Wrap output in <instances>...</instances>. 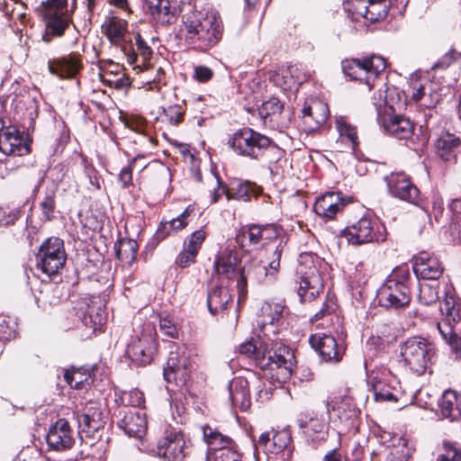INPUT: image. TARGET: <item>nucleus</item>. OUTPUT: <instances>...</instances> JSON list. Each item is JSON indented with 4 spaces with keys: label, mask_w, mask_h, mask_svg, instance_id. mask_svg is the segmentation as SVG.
<instances>
[{
    "label": "nucleus",
    "mask_w": 461,
    "mask_h": 461,
    "mask_svg": "<svg viewBox=\"0 0 461 461\" xmlns=\"http://www.w3.org/2000/svg\"><path fill=\"white\" fill-rule=\"evenodd\" d=\"M240 355L251 358L265 370H277L278 379L288 378L294 366V355L290 348L281 342L268 343L260 339H251L239 348Z\"/></svg>",
    "instance_id": "f257e3e1"
},
{
    "label": "nucleus",
    "mask_w": 461,
    "mask_h": 461,
    "mask_svg": "<svg viewBox=\"0 0 461 461\" xmlns=\"http://www.w3.org/2000/svg\"><path fill=\"white\" fill-rule=\"evenodd\" d=\"M181 33L191 44L206 50L220 41L222 26L215 16H203L201 12L192 10L183 16Z\"/></svg>",
    "instance_id": "f03ea898"
},
{
    "label": "nucleus",
    "mask_w": 461,
    "mask_h": 461,
    "mask_svg": "<svg viewBox=\"0 0 461 461\" xmlns=\"http://www.w3.org/2000/svg\"><path fill=\"white\" fill-rule=\"evenodd\" d=\"M441 319L437 322L442 339L450 348L455 359H461V334L458 326L461 323V303L449 291L446 292L440 305Z\"/></svg>",
    "instance_id": "7ed1b4c3"
},
{
    "label": "nucleus",
    "mask_w": 461,
    "mask_h": 461,
    "mask_svg": "<svg viewBox=\"0 0 461 461\" xmlns=\"http://www.w3.org/2000/svg\"><path fill=\"white\" fill-rule=\"evenodd\" d=\"M400 363L416 375H423L436 356L435 344L428 339L412 336L399 346Z\"/></svg>",
    "instance_id": "20e7f679"
},
{
    "label": "nucleus",
    "mask_w": 461,
    "mask_h": 461,
    "mask_svg": "<svg viewBox=\"0 0 461 461\" xmlns=\"http://www.w3.org/2000/svg\"><path fill=\"white\" fill-rule=\"evenodd\" d=\"M284 245L282 241L276 246L272 257L269 258L268 266L262 265L259 261L251 259L246 262L238 273L237 289L238 303L240 304L247 295V282H262L265 279L272 280L280 268V258Z\"/></svg>",
    "instance_id": "39448f33"
},
{
    "label": "nucleus",
    "mask_w": 461,
    "mask_h": 461,
    "mask_svg": "<svg viewBox=\"0 0 461 461\" xmlns=\"http://www.w3.org/2000/svg\"><path fill=\"white\" fill-rule=\"evenodd\" d=\"M409 279L410 273L407 268L394 270L378 292L380 305L394 309L408 305L411 301V291L407 285Z\"/></svg>",
    "instance_id": "423d86ee"
},
{
    "label": "nucleus",
    "mask_w": 461,
    "mask_h": 461,
    "mask_svg": "<svg viewBox=\"0 0 461 461\" xmlns=\"http://www.w3.org/2000/svg\"><path fill=\"white\" fill-rule=\"evenodd\" d=\"M296 273L300 279L298 295L303 302H312L323 289L322 277L314 265L312 255L300 256Z\"/></svg>",
    "instance_id": "0eeeda50"
},
{
    "label": "nucleus",
    "mask_w": 461,
    "mask_h": 461,
    "mask_svg": "<svg viewBox=\"0 0 461 461\" xmlns=\"http://www.w3.org/2000/svg\"><path fill=\"white\" fill-rule=\"evenodd\" d=\"M385 59L371 55L362 59H351L342 61L344 74L354 80L364 81L371 89L374 80L385 69Z\"/></svg>",
    "instance_id": "6e6552de"
},
{
    "label": "nucleus",
    "mask_w": 461,
    "mask_h": 461,
    "mask_svg": "<svg viewBox=\"0 0 461 461\" xmlns=\"http://www.w3.org/2000/svg\"><path fill=\"white\" fill-rule=\"evenodd\" d=\"M228 143L240 155L258 158L263 150L270 146L271 140L250 128H243L237 131Z\"/></svg>",
    "instance_id": "1a4fd4ad"
},
{
    "label": "nucleus",
    "mask_w": 461,
    "mask_h": 461,
    "mask_svg": "<svg viewBox=\"0 0 461 461\" xmlns=\"http://www.w3.org/2000/svg\"><path fill=\"white\" fill-rule=\"evenodd\" d=\"M38 267L48 276L59 273L66 262L63 240L59 238H49L40 248L37 255Z\"/></svg>",
    "instance_id": "9d476101"
},
{
    "label": "nucleus",
    "mask_w": 461,
    "mask_h": 461,
    "mask_svg": "<svg viewBox=\"0 0 461 461\" xmlns=\"http://www.w3.org/2000/svg\"><path fill=\"white\" fill-rule=\"evenodd\" d=\"M31 151L28 137L17 126L0 118V152L6 156H24Z\"/></svg>",
    "instance_id": "9b49d317"
},
{
    "label": "nucleus",
    "mask_w": 461,
    "mask_h": 461,
    "mask_svg": "<svg viewBox=\"0 0 461 461\" xmlns=\"http://www.w3.org/2000/svg\"><path fill=\"white\" fill-rule=\"evenodd\" d=\"M376 110L377 122L388 134L400 140L412 136L414 127L409 118L395 114L393 106L386 104H379Z\"/></svg>",
    "instance_id": "f8f14e48"
},
{
    "label": "nucleus",
    "mask_w": 461,
    "mask_h": 461,
    "mask_svg": "<svg viewBox=\"0 0 461 461\" xmlns=\"http://www.w3.org/2000/svg\"><path fill=\"white\" fill-rule=\"evenodd\" d=\"M150 452L167 461H185L189 454V447L180 431L168 430Z\"/></svg>",
    "instance_id": "ddd939ff"
},
{
    "label": "nucleus",
    "mask_w": 461,
    "mask_h": 461,
    "mask_svg": "<svg viewBox=\"0 0 461 461\" xmlns=\"http://www.w3.org/2000/svg\"><path fill=\"white\" fill-rule=\"evenodd\" d=\"M378 221L366 215L352 222L344 230V236L353 245H360L384 240Z\"/></svg>",
    "instance_id": "4468645a"
},
{
    "label": "nucleus",
    "mask_w": 461,
    "mask_h": 461,
    "mask_svg": "<svg viewBox=\"0 0 461 461\" xmlns=\"http://www.w3.org/2000/svg\"><path fill=\"white\" fill-rule=\"evenodd\" d=\"M67 2H41V8L46 19V32L43 41L49 43L52 36H61L68 27V20L63 16Z\"/></svg>",
    "instance_id": "2eb2a0df"
},
{
    "label": "nucleus",
    "mask_w": 461,
    "mask_h": 461,
    "mask_svg": "<svg viewBox=\"0 0 461 461\" xmlns=\"http://www.w3.org/2000/svg\"><path fill=\"white\" fill-rule=\"evenodd\" d=\"M79 427V434L83 437H95L99 429L104 427V411L101 405L95 402L86 404L81 413L77 415Z\"/></svg>",
    "instance_id": "dca6fc26"
},
{
    "label": "nucleus",
    "mask_w": 461,
    "mask_h": 461,
    "mask_svg": "<svg viewBox=\"0 0 461 461\" xmlns=\"http://www.w3.org/2000/svg\"><path fill=\"white\" fill-rule=\"evenodd\" d=\"M192 365L188 356L183 352L170 351L167 366L164 368V379L167 383H175L177 385H183L189 378Z\"/></svg>",
    "instance_id": "f3484780"
},
{
    "label": "nucleus",
    "mask_w": 461,
    "mask_h": 461,
    "mask_svg": "<svg viewBox=\"0 0 461 461\" xmlns=\"http://www.w3.org/2000/svg\"><path fill=\"white\" fill-rule=\"evenodd\" d=\"M156 351V341L151 334L142 333L132 339L126 349L128 357L137 365L149 364Z\"/></svg>",
    "instance_id": "a211bd4d"
},
{
    "label": "nucleus",
    "mask_w": 461,
    "mask_h": 461,
    "mask_svg": "<svg viewBox=\"0 0 461 461\" xmlns=\"http://www.w3.org/2000/svg\"><path fill=\"white\" fill-rule=\"evenodd\" d=\"M326 408L330 420L334 423H348L358 415V410L349 396H330L326 402Z\"/></svg>",
    "instance_id": "6ab92c4d"
},
{
    "label": "nucleus",
    "mask_w": 461,
    "mask_h": 461,
    "mask_svg": "<svg viewBox=\"0 0 461 461\" xmlns=\"http://www.w3.org/2000/svg\"><path fill=\"white\" fill-rule=\"evenodd\" d=\"M384 180L393 196L412 203L418 200L419 189L404 172H393L385 176Z\"/></svg>",
    "instance_id": "aec40b11"
},
{
    "label": "nucleus",
    "mask_w": 461,
    "mask_h": 461,
    "mask_svg": "<svg viewBox=\"0 0 461 461\" xmlns=\"http://www.w3.org/2000/svg\"><path fill=\"white\" fill-rule=\"evenodd\" d=\"M309 342L325 361L339 362L342 358L344 348L331 335L316 333L310 337Z\"/></svg>",
    "instance_id": "412c9836"
},
{
    "label": "nucleus",
    "mask_w": 461,
    "mask_h": 461,
    "mask_svg": "<svg viewBox=\"0 0 461 461\" xmlns=\"http://www.w3.org/2000/svg\"><path fill=\"white\" fill-rule=\"evenodd\" d=\"M83 63L79 54L72 52L67 56L53 59L48 62L50 74L59 78H72L82 69Z\"/></svg>",
    "instance_id": "4be33fe9"
},
{
    "label": "nucleus",
    "mask_w": 461,
    "mask_h": 461,
    "mask_svg": "<svg viewBox=\"0 0 461 461\" xmlns=\"http://www.w3.org/2000/svg\"><path fill=\"white\" fill-rule=\"evenodd\" d=\"M47 443L50 447L57 451H64L72 447L74 438L67 420L59 419L50 428Z\"/></svg>",
    "instance_id": "5701e85b"
},
{
    "label": "nucleus",
    "mask_w": 461,
    "mask_h": 461,
    "mask_svg": "<svg viewBox=\"0 0 461 461\" xmlns=\"http://www.w3.org/2000/svg\"><path fill=\"white\" fill-rule=\"evenodd\" d=\"M412 268L418 277L427 280L438 279L444 271L438 258L427 252H421L414 258Z\"/></svg>",
    "instance_id": "b1692460"
},
{
    "label": "nucleus",
    "mask_w": 461,
    "mask_h": 461,
    "mask_svg": "<svg viewBox=\"0 0 461 461\" xmlns=\"http://www.w3.org/2000/svg\"><path fill=\"white\" fill-rule=\"evenodd\" d=\"M303 121L309 131H313L327 121L330 111L327 104L313 100L305 105L302 111Z\"/></svg>",
    "instance_id": "393cba45"
},
{
    "label": "nucleus",
    "mask_w": 461,
    "mask_h": 461,
    "mask_svg": "<svg viewBox=\"0 0 461 461\" xmlns=\"http://www.w3.org/2000/svg\"><path fill=\"white\" fill-rule=\"evenodd\" d=\"M118 424L125 434L136 438H142L148 428L145 414L133 410L125 411Z\"/></svg>",
    "instance_id": "a878e982"
},
{
    "label": "nucleus",
    "mask_w": 461,
    "mask_h": 461,
    "mask_svg": "<svg viewBox=\"0 0 461 461\" xmlns=\"http://www.w3.org/2000/svg\"><path fill=\"white\" fill-rule=\"evenodd\" d=\"M345 204L340 193L328 192L316 201L314 212L321 217L332 219L344 208Z\"/></svg>",
    "instance_id": "bb28decb"
},
{
    "label": "nucleus",
    "mask_w": 461,
    "mask_h": 461,
    "mask_svg": "<svg viewBox=\"0 0 461 461\" xmlns=\"http://www.w3.org/2000/svg\"><path fill=\"white\" fill-rule=\"evenodd\" d=\"M149 9L152 18L162 25L175 23L181 13L178 2H149Z\"/></svg>",
    "instance_id": "cd10ccee"
},
{
    "label": "nucleus",
    "mask_w": 461,
    "mask_h": 461,
    "mask_svg": "<svg viewBox=\"0 0 461 461\" xmlns=\"http://www.w3.org/2000/svg\"><path fill=\"white\" fill-rule=\"evenodd\" d=\"M230 397L233 405L246 411L250 406L249 381L244 377H235L229 385Z\"/></svg>",
    "instance_id": "c85d7f7f"
},
{
    "label": "nucleus",
    "mask_w": 461,
    "mask_h": 461,
    "mask_svg": "<svg viewBox=\"0 0 461 461\" xmlns=\"http://www.w3.org/2000/svg\"><path fill=\"white\" fill-rule=\"evenodd\" d=\"M231 303L232 295L223 285L216 286L208 293L207 305L212 314L225 311Z\"/></svg>",
    "instance_id": "c756f323"
},
{
    "label": "nucleus",
    "mask_w": 461,
    "mask_h": 461,
    "mask_svg": "<svg viewBox=\"0 0 461 461\" xmlns=\"http://www.w3.org/2000/svg\"><path fill=\"white\" fill-rule=\"evenodd\" d=\"M126 32V22L116 17L109 18L102 25V32L114 45H122L125 41Z\"/></svg>",
    "instance_id": "7c9ffc66"
},
{
    "label": "nucleus",
    "mask_w": 461,
    "mask_h": 461,
    "mask_svg": "<svg viewBox=\"0 0 461 461\" xmlns=\"http://www.w3.org/2000/svg\"><path fill=\"white\" fill-rule=\"evenodd\" d=\"M262 189L255 183L249 181H237L234 182L228 192V200L234 199L244 202H249L251 197L258 196Z\"/></svg>",
    "instance_id": "2f4dec72"
},
{
    "label": "nucleus",
    "mask_w": 461,
    "mask_h": 461,
    "mask_svg": "<svg viewBox=\"0 0 461 461\" xmlns=\"http://www.w3.org/2000/svg\"><path fill=\"white\" fill-rule=\"evenodd\" d=\"M460 403L461 400L455 391H445L439 400L441 414L451 420L457 419L461 414Z\"/></svg>",
    "instance_id": "473e14b6"
},
{
    "label": "nucleus",
    "mask_w": 461,
    "mask_h": 461,
    "mask_svg": "<svg viewBox=\"0 0 461 461\" xmlns=\"http://www.w3.org/2000/svg\"><path fill=\"white\" fill-rule=\"evenodd\" d=\"M461 144V140L454 134L446 132L441 134L436 143L438 156L444 160H449L451 153Z\"/></svg>",
    "instance_id": "72a5a7b5"
},
{
    "label": "nucleus",
    "mask_w": 461,
    "mask_h": 461,
    "mask_svg": "<svg viewBox=\"0 0 461 461\" xmlns=\"http://www.w3.org/2000/svg\"><path fill=\"white\" fill-rule=\"evenodd\" d=\"M237 262L238 259L236 255L229 253L228 255L219 257L215 260L214 268L219 275L228 279H231L238 276V273L236 272Z\"/></svg>",
    "instance_id": "f704fd0d"
},
{
    "label": "nucleus",
    "mask_w": 461,
    "mask_h": 461,
    "mask_svg": "<svg viewBox=\"0 0 461 461\" xmlns=\"http://www.w3.org/2000/svg\"><path fill=\"white\" fill-rule=\"evenodd\" d=\"M364 4L366 2H363ZM367 5H364L359 7V14L363 15L366 20L371 23L377 22L384 18L388 12V6L386 2H366Z\"/></svg>",
    "instance_id": "c9c22d12"
},
{
    "label": "nucleus",
    "mask_w": 461,
    "mask_h": 461,
    "mask_svg": "<svg viewBox=\"0 0 461 461\" xmlns=\"http://www.w3.org/2000/svg\"><path fill=\"white\" fill-rule=\"evenodd\" d=\"M193 209L191 206H188L178 217L168 221L161 222L160 228L158 231V235L165 238L173 231H177L185 228L187 225L185 219L190 215Z\"/></svg>",
    "instance_id": "e433bc0d"
},
{
    "label": "nucleus",
    "mask_w": 461,
    "mask_h": 461,
    "mask_svg": "<svg viewBox=\"0 0 461 461\" xmlns=\"http://www.w3.org/2000/svg\"><path fill=\"white\" fill-rule=\"evenodd\" d=\"M335 125L339 136L347 138L355 150L359 144L357 127L342 116L336 119Z\"/></svg>",
    "instance_id": "4c0bfd02"
},
{
    "label": "nucleus",
    "mask_w": 461,
    "mask_h": 461,
    "mask_svg": "<svg viewBox=\"0 0 461 461\" xmlns=\"http://www.w3.org/2000/svg\"><path fill=\"white\" fill-rule=\"evenodd\" d=\"M89 375L84 368H70L64 370L65 381L75 389H82L84 384H89Z\"/></svg>",
    "instance_id": "58836bf2"
},
{
    "label": "nucleus",
    "mask_w": 461,
    "mask_h": 461,
    "mask_svg": "<svg viewBox=\"0 0 461 461\" xmlns=\"http://www.w3.org/2000/svg\"><path fill=\"white\" fill-rule=\"evenodd\" d=\"M263 226L260 225H250L244 228L240 233L237 235L236 240L240 245L245 246V240H249V245H258L262 241V237L264 234Z\"/></svg>",
    "instance_id": "ea45409f"
},
{
    "label": "nucleus",
    "mask_w": 461,
    "mask_h": 461,
    "mask_svg": "<svg viewBox=\"0 0 461 461\" xmlns=\"http://www.w3.org/2000/svg\"><path fill=\"white\" fill-rule=\"evenodd\" d=\"M374 397L375 402H397L399 390L382 382L374 384Z\"/></svg>",
    "instance_id": "a19ab883"
},
{
    "label": "nucleus",
    "mask_w": 461,
    "mask_h": 461,
    "mask_svg": "<svg viewBox=\"0 0 461 461\" xmlns=\"http://www.w3.org/2000/svg\"><path fill=\"white\" fill-rule=\"evenodd\" d=\"M137 251L138 244L132 240H121L116 248L117 258L127 263H131L135 259Z\"/></svg>",
    "instance_id": "79ce46f5"
},
{
    "label": "nucleus",
    "mask_w": 461,
    "mask_h": 461,
    "mask_svg": "<svg viewBox=\"0 0 461 461\" xmlns=\"http://www.w3.org/2000/svg\"><path fill=\"white\" fill-rule=\"evenodd\" d=\"M411 455V448L408 446V440L401 438L398 443L391 447L387 461H408Z\"/></svg>",
    "instance_id": "37998d69"
},
{
    "label": "nucleus",
    "mask_w": 461,
    "mask_h": 461,
    "mask_svg": "<svg viewBox=\"0 0 461 461\" xmlns=\"http://www.w3.org/2000/svg\"><path fill=\"white\" fill-rule=\"evenodd\" d=\"M418 300L424 305H430L438 300V285L420 284Z\"/></svg>",
    "instance_id": "c03bdc74"
},
{
    "label": "nucleus",
    "mask_w": 461,
    "mask_h": 461,
    "mask_svg": "<svg viewBox=\"0 0 461 461\" xmlns=\"http://www.w3.org/2000/svg\"><path fill=\"white\" fill-rule=\"evenodd\" d=\"M282 110L283 104L277 98L272 97L261 104L258 113L261 118L267 119L280 114Z\"/></svg>",
    "instance_id": "a18cd8bd"
},
{
    "label": "nucleus",
    "mask_w": 461,
    "mask_h": 461,
    "mask_svg": "<svg viewBox=\"0 0 461 461\" xmlns=\"http://www.w3.org/2000/svg\"><path fill=\"white\" fill-rule=\"evenodd\" d=\"M288 441L289 438L285 432H272L270 443L267 445V453L277 454L283 451Z\"/></svg>",
    "instance_id": "49530a36"
},
{
    "label": "nucleus",
    "mask_w": 461,
    "mask_h": 461,
    "mask_svg": "<svg viewBox=\"0 0 461 461\" xmlns=\"http://www.w3.org/2000/svg\"><path fill=\"white\" fill-rule=\"evenodd\" d=\"M205 238L206 232L203 230H195L188 237L184 246L198 254Z\"/></svg>",
    "instance_id": "de8ad7c7"
},
{
    "label": "nucleus",
    "mask_w": 461,
    "mask_h": 461,
    "mask_svg": "<svg viewBox=\"0 0 461 461\" xmlns=\"http://www.w3.org/2000/svg\"><path fill=\"white\" fill-rule=\"evenodd\" d=\"M284 307L279 303H266L262 306V312L267 316V321L270 324H273L276 321H278Z\"/></svg>",
    "instance_id": "09e8293b"
},
{
    "label": "nucleus",
    "mask_w": 461,
    "mask_h": 461,
    "mask_svg": "<svg viewBox=\"0 0 461 461\" xmlns=\"http://www.w3.org/2000/svg\"><path fill=\"white\" fill-rule=\"evenodd\" d=\"M121 400L123 404L131 406H140L144 402L143 393L138 389L123 392Z\"/></svg>",
    "instance_id": "8fccbe9b"
},
{
    "label": "nucleus",
    "mask_w": 461,
    "mask_h": 461,
    "mask_svg": "<svg viewBox=\"0 0 461 461\" xmlns=\"http://www.w3.org/2000/svg\"><path fill=\"white\" fill-rule=\"evenodd\" d=\"M211 450H214L213 456L223 448L234 447L231 438L223 434L216 435L215 438L208 445Z\"/></svg>",
    "instance_id": "3c124183"
},
{
    "label": "nucleus",
    "mask_w": 461,
    "mask_h": 461,
    "mask_svg": "<svg viewBox=\"0 0 461 461\" xmlns=\"http://www.w3.org/2000/svg\"><path fill=\"white\" fill-rule=\"evenodd\" d=\"M140 157L138 156L131 159V163L123 167L119 174V181L122 183V187L126 189L132 185V167L133 165Z\"/></svg>",
    "instance_id": "603ef678"
},
{
    "label": "nucleus",
    "mask_w": 461,
    "mask_h": 461,
    "mask_svg": "<svg viewBox=\"0 0 461 461\" xmlns=\"http://www.w3.org/2000/svg\"><path fill=\"white\" fill-rule=\"evenodd\" d=\"M196 256L197 253L184 246V249L176 258V264L182 268L187 267L195 261Z\"/></svg>",
    "instance_id": "864d4df0"
},
{
    "label": "nucleus",
    "mask_w": 461,
    "mask_h": 461,
    "mask_svg": "<svg viewBox=\"0 0 461 461\" xmlns=\"http://www.w3.org/2000/svg\"><path fill=\"white\" fill-rule=\"evenodd\" d=\"M334 311H335V304L333 303L332 301L327 300L323 303L321 309L314 313L313 317L312 318V321H317L319 320H322L325 318H327L328 321H331L332 320L331 315Z\"/></svg>",
    "instance_id": "5fc2aeb1"
},
{
    "label": "nucleus",
    "mask_w": 461,
    "mask_h": 461,
    "mask_svg": "<svg viewBox=\"0 0 461 461\" xmlns=\"http://www.w3.org/2000/svg\"><path fill=\"white\" fill-rule=\"evenodd\" d=\"M164 113L167 116L168 122L173 125H177L183 121L184 111L179 105H170L167 109H164Z\"/></svg>",
    "instance_id": "6e6d98bb"
},
{
    "label": "nucleus",
    "mask_w": 461,
    "mask_h": 461,
    "mask_svg": "<svg viewBox=\"0 0 461 461\" xmlns=\"http://www.w3.org/2000/svg\"><path fill=\"white\" fill-rule=\"evenodd\" d=\"M159 327L161 331L167 336L172 339L178 337L177 327L169 317H161L159 320Z\"/></svg>",
    "instance_id": "4d7b16f0"
},
{
    "label": "nucleus",
    "mask_w": 461,
    "mask_h": 461,
    "mask_svg": "<svg viewBox=\"0 0 461 461\" xmlns=\"http://www.w3.org/2000/svg\"><path fill=\"white\" fill-rule=\"evenodd\" d=\"M135 43L139 54L143 57L144 60L149 59L152 55V50L139 33L135 36Z\"/></svg>",
    "instance_id": "13d9d810"
},
{
    "label": "nucleus",
    "mask_w": 461,
    "mask_h": 461,
    "mask_svg": "<svg viewBox=\"0 0 461 461\" xmlns=\"http://www.w3.org/2000/svg\"><path fill=\"white\" fill-rule=\"evenodd\" d=\"M212 70L206 66H197L194 68V78L199 82H207L212 77Z\"/></svg>",
    "instance_id": "bf43d9fd"
},
{
    "label": "nucleus",
    "mask_w": 461,
    "mask_h": 461,
    "mask_svg": "<svg viewBox=\"0 0 461 461\" xmlns=\"http://www.w3.org/2000/svg\"><path fill=\"white\" fill-rule=\"evenodd\" d=\"M41 208L46 219L50 220L55 209L54 196H46L44 200L41 203Z\"/></svg>",
    "instance_id": "052dcab7"
},
{
    "label": "nucleus",
    "mask_w": 461,
    "mask_h": 461,
    "mask_svg": "<svg viewBox=\"0 0 461 461\" xmlns=\"http://www.w3.org/2000/svg\"><path fill=\"white\" fill-rule=\"evenodd\" d=\"M450 206L453 211L458 212L456 222L455 223V230L457 231L458 238L461 240V198L453 200Z\"/></svg>",
    "instance_id": "680f3d73"
},
{
    "label": "nucleus",
    "mask_w": 461,
    "mask_h": 461,
    "mask_svg": "<svg viewBox=\"0 0 461 461\" xmlns=\"http://www.w3.org/2000/svg\"><path fill=\"white\" fill-rule=\"evenodd\" d=\"M217 181V188L213 191L212 194V203H217L219 199L225 194L228 197V192H230V188H228L220 180L219 177H216Z\"/></svg>",
    "instance_id": "e2e57ef3"
},
{
    "label": "nucleus",
    "mask_w": 461,
    "mask_h": 461,
    "mask_svg": "<svg viewBox=\"0 0 461 461\" xmlns=\"http://www.w3.org/2000/svg\"><path fill=\"white\" fill-rule=\"evenodd\" d=\"M202 431H203V441L207 445L210 444V441H212L215 438L216 435L221 434V432L217 429L212 428L209 425L203 426Z\"/></svg>",
    "instance_id": "0e129e2a"
},
{
    "label": "nucleus",
    "mask_w": 461,
    "mask_h": 461,
    "mask_svg": "<svg viewBox=\"0 0 461 461\" xmlns=\"http://www.w3.org/2000/svg\"><path fill=\"white\" fill-rule=\"evenodd\" d=\"M461 455L457 449L450 447L445 454L440 455L437 461H459Z\"/></svg>",
    "instance_id": "69168bd1"
},
{
    "label": "nucleus",
    "mask_w": 461,
    "mask_h": 461,
    "mask_svg": "<svg viewBox=\"0 0 461 461\" xmlns=\"http://www.w3.org/2000/svg\"><path fill=\"white\" fill-rule=\"evenodd\" d=\"M271 438L270 432L262 433L258 440L256 447H262L264 452L267 453V445H269Z\"/></svg>",
    "instance_id": "338daca9"
},
{
    "label": "nucleus",
    "mask_w": 461,
    "mask_h": 461,
    "mask_svg": "<svg viewBox=\"0 0 461 461\" xmlns=\"http://www.w3.org/2000/svg\"><path fill=\"white\" fill-rule=\"evenodd\" d=\"M89 319L94 322V330H96L103 326L105 322V316L103 313L96 312L95 316H93L92 312H88Z\"/></svg>",
    "instance_id": "774afa93"
}]
</instances>
